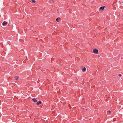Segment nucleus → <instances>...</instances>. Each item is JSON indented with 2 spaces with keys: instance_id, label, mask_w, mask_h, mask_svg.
I'll use <instances>...</instances> for the list:
<instances>
[{
  "instance_id": "1",
  "label": "nucleus",
  "mask_w": 123,
  "mask_h": 123,
  "mask_svg": "<svg viewBox=\"0 0 123 123\" xmlns=\"http://www.w3.org/2000/svg\"><path fill=\"white\" fill-rule=\"evenodd\" d=\"M93 53L95 54H98V50L97 49H95L93 50Z\"/></svg>"
},
{
  "instance_id": "2",
  "label": "nucleus",
  "mask_w": 123,
  "mask_h": 123,
  "mask_svg": "<svg viewBox=\"0 0 123 123\" xmlns=\"http://www.w3.org/2000/svg\"><path fill=\"white\" fill-rule=\"evenodd\" d=\"M8 24V23L5 21H4L2 23V25L3 26H5L6 25Z\"/></svg>"
},
{
  "instance_id": "3",
  "label": "nucleus",
  "mask_w": 123,
  "mask_h": 123,
  "mask_svg": "<svg viewBox=\"0 0 123 123\" xmlns=\"http://www.w3.org/2000/svg\"><path fill=\"white\" fill-rule=\"evenodd\" d=\"M105 7V6H101V7L100 8H99V9L100 10H103L104 8Z\"/></svg>"
},
{
  "instance_id": "4",
  "label": "nucleus",
  "mask_w": 123,
  "mask_h": 123,
  "mask_svg": "<svg viewBox=\"0 0 123 123\" xmlns=\"http://www.w3.org/2000/svg\"><path fill=\"white\" fill-rule=\"evenodd\" d=\"M60 20L61 19L59 18H58L56 19V20L57 22H59Z\"/></svg>"
},
{
  "instance_id": "5",
  "label": "nucleus",
  "mask_w": 123,
  "mask_h": 123,
  "mask_svg": "<svg viewBox=\"0 0 123 123\" xmlns=\"http://www.w3.org/2000/svg\"><path fill=\"white\" fill-rule=\"evenodd\" d=\"M42 102L41 101H39L37 103V105H39L40 104L42 103Z\"/></svg>"
},
{
  "instance_id": "6",
  "label": "nucleus",
  "mask_w": 123,
  "mask_h": 123,
  "mask_svg": "<svg viewBox=\"0 0 123 123\" xmlns=\"http://www.w3.org/2000/svg\"><path fill=\"white\" fill-rule=\"evenodd\" d=\"M18 78H19V77L18 76H16L15 77H14V78L15 79V80H18Z\"/></svg>"
},
{
  "instance_id": "7",
  "label": "nucleus",
  "mask_w": 123,
  "mask_h": 123,
  "mask_svg": "<svg viewBox=\"0 0 123 123\" xmlns=\"http://www.w3.org/2000/svg\"><path fill=\"white\" fill-rule=\"evenodd\" d=\"M32 100L35 102H36L37 101V100L35 98H33L32 99Z\"/></svg>"
},
{
  "instance_id": "8",
  "label": "nucleus",
  "mask_w": 123,
  "mask_h": 123,
  "mask_svg": "<svg viewBox=\"0 0 123 123\" xmlns=\"http://www.w3.org/2000/svg\"><path fill=\"white\" fill-rule=\"evenodd\" d=\"M86 68L84 67L83 68V69H82V70L83 71H85L86 70Z\"/></svg>"
},
{
  "instance_id": "9",
  "label": "nucleus",
  "mask_w": 123,
  "mask_h": 123,
  "mask_svg": "<svg viewBox=\"0 0 123 123\" xmlns=\"http://www.w3.org/2000/svg\"><path fill=\"white\" fill-rule=\"evenodd\" d=\"M111 112V111H107V114L108 115H109Z\"/></svg>"
},
{
  "instance_id": "10",
  "label": "nucleus",
  "mask_w": 123,
  "mask_h": 123,
  "mask_svg": "<svg viewBox=\"0 0 123 123\" xmlns=\"http://www.w3.org/2000/svg\"><path fill=\"white\" fill-rule=\"evenodd\" d=\"M31 2L34 3H35L36 2V1L34 0H31Z\"/></svg>"
},
{
  "instance_id": "11",
  "label": "nucleus",
  "mask_w": 123,
  "mask_h": 123,
  "mask_svg": "<svg viewBox=\"0 0 123 123\" xmlns=\"http://www.w3.org/2000/svg\"><path fill=\"white\" fill-rule=\"evenodd\" d=\"M119 75L120 76H122V75L120 74Z\"/></svg>"
},
{
  "instance_id": "12",
  "label": "nucleus",
  "mask_w": 123,
  "mask_h": 123,
  "mask_svg": "<svg viewBox=\"0 0 123 123\" xmlns=\"http://www.w3.org/2000/svg\"><path fill=\"white\" fill-rule=\"evenodd\" d=\"M68 105L69 106L70 105Z\"/></svg>"
}]
</instances>
